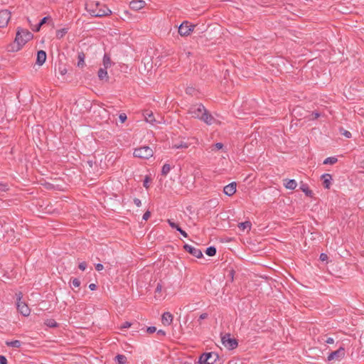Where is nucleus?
<instances>
[{"label": "nucleus", "mask_w": 364, "mask_h": 364, "mask_svg": "<svg viewBox=\"0 0 364 364\" xmlns=\"http://www.w3.org/2000/svg\"><path fill=\"white\" fill-rule=\"evenodd\" d=\"M188 114L192 117L198 119L208 125H211L215 122V119L202 104H196L191 106L188 109Z\"/></svg>", "instance_id": "nucleus-1"}, {"label": "nucleus", "mask_w": 364, "mask_h": 364, "mask_svg": "<svg viewBox=\"0 0 364 364\" xmlns=\"http://www.w3.org/2000/svg\"><path fill=\"white\" fill-rule=\"evenodd\" d=\"M87 12L95 17H102L109 15L112 11L105 5H101L99 1H92L86 4Z\"/></svg>", "instance_id": "nucleus-2"}, {"label": "nucleus", "mask_w": 364, "mask_h": 364, "mask_svg": "<svg viewBox=\"0 0 364 364\" xmlns=\"http://www.w3.org/2000/svg\"><path fill=\"white\" fill-rule=\"evenodd\" d=\"M33 35L26 29L18 28L14 40V43L17 45L16 50H20L28 41L31 40Z\"/></svg>", "instance_id": "nucleus-3"}, {"label": "nucleus", "mask_w": 364, "mask_h": 364, "mask_svg": "<svg viewBox=\"0 0 364 364\" xmlns=\"http://www.w3.org/2000/svg\"><path fill=\"white\" fill-rule=\"evenodd\" d=\"M133 154L135 157L148 159L153 156L154 151L149 146H144L135 149Z\"/></svg>", "instance_id": "nucleus-4"}, {"label": "nucleus", "mask_w": 364, "mask_h": 364, "mask_svg": "<svg viewBox=\"0 0 364 364\" xmlns=\"http://www.w3.org/2000/svg\"><path fill=\"white\" fill-rule=\"evenodd\" d=\"M221 341L223 345L228 350H232L237 346V341L230 337V335L227 333L222 336Z\"/></svg>", "instance_id": "nucleus-5"}, {"label": "nucleus", "mask_w": 364, "mask_h": 364, "mask_svg": "<svg viewBox=\"0 0 364 364\" xmlns=\"http://www.w3.org/2000/svg\"><path fill=\"white\" fill-rule=\"evenodd\" d=\"M345 348L340 347L338 350L331 352L328 356V360H341L345 356Z\"/></svg>", "instance_id": "nucleus-6"}, {"label": "nucleus", "mask_w": 364, "mask_h": 364, "mask_svg": "<svg viewBox=\"0 0 364 364\" xmlns=\"http://www.w3.org/2000/svg\"><path fill=\"white\" fill-rule=\"evenodd\" d=\"M17 309L18 311L24 316H27L30 314V309L27 306V304L21 301V297L18 296L17 299Z\"/></svg>", "instance_id": "nucleus-7"}, {"label": "nucleus", "mask_w": 364, "mask_h": 364, "mask_svg": "<svg viewBox=\"0 0 364 364\" xmlns=\"http://www.w3.org/2000/svg\"><path fill=\"white\" fill-rule=\"evenodd\" d=\"M194 26L190 25L187 21L182 23L178 27V33L181 36H188L193 31Z\"/></svg>", "instance_id": "nucleus-8"}, {"label": "nucleus", "mask_w": 364, "mask_h": 364, "mask_svg": "<svg viewBox=\"0 0 364 364\" xmlns=\"http://www.w3.org/2000/svg\"><path fill=\"white\" fill-rule=\"evenodd\" d=\"M11 18V13L8 10L0 11V28L7 26Z\"/></svg>", "instance_id": "nucleus-9"}, {"label": "nucleus", "mask_w": 364, "mask_h": 364, "mask_svg": "<svg viewBox=\"0 0 364 364\" xmlns=\"http://www.w3.org/2000/svg\"><path fill=\"white\" fill-rule=\"evenodd\" d=\"M183 248L186 251L189 252L193 256L197 258H201L203 257V253L200 249L196 248L190 245L186 244L183 246Z\"/></svg>", "instance_id": "nucleus-10"}, {"label": "nucleus", "mask_w": 364, "mask_h": 364, "mask_svg": "<svg viewBox=\"0 0 364 364\" xmlns=\"http://www.w3.org/2000/svg\"><path fill=\"white\" fill-rule=\"evenodd\" d=\"M146 5V2L144 0H134L129 4V6L134 11H139L143 9Z\"/></svg>", "instance_id": "nucleus-11"}, {"label": "nucleus", "mask_w": 364, "mask_h": 364, "mask_svg": "<svg viewBox=\"0 0 364 364\" xmlns=\"http://www.w3.org/2000/svg\"><path fill=\"white\" fill-rule=\"evenodd\" d=\"M224 193L228 196H232L236 192V183L232 182L224 187Z\"/></svg>", "instance_id": "nucleus-12"}, {"label": "nucleus", "mask_w": 364, "mask_h": 364, "mask_svg": "<svg viewBox=\"0 0 364 364\" xmlns=\"http://www.w3.org/2000/svg\"><path fill=\"white\" fill-rule=\"evenodd\" d=\"M46 60V53L44 50H39L37 53L36 64L42 65Z\"/></svg>", "instance_id": "nucleus-13"}, {"label": "nucleus", "mask_w": 364, "mask_h": 364, "mask_svg": "<svg viewBox=\"0 0 364 364\" xmlns=\"http://www.w3.org/2000/svg\"><path fill=\"white\" fill-rule=\"evenodd\" d=\"M194 142L193 141H180L179 143H176L173 144L172 148L173 149H188L190 146H191Z\"/></svg>", "instance_id": "nucleus-14"}, {"label": "nucleus", "mask_w": 364, "mask_h": 364, "mask_svg": "<svg viewBox=\"0 0 364 364\" xmlns=\"http://www.w3.org/2000/svg\"><path fill=\"white\" fill-rule=\"evenodd\" d=\"M284 185L286 188L289 190H294L297 186V183L294 179L284 180Z\"/></svg>", "instance_id": "nucleus-15"}, {"label": "nucleus", "mask_w": 364, "mask_h": 364, "mask_svg": "<svg viewBox=\"0 0 364 364\" xmlns=\"http://www.w3.org/2000/svg\"><path fill=\"white\" fill-rule=\"evenodd\" d=\"M173 320V316L169 312H165L162 315V323L164 325H170Z\"/></svg>", "instance_id": "nucleus-16"}, {"label": "nucleus", "mask_w": 364, "mask_h": 364, "mask_svg": "<svg viewBox=\"0 0 364 364\" xmlns=\"http://www.w3.org/2000/svg\"><path fill=\"white\" fill-rule=\"evenodd\" d=\"M208 354L213 355V356L209 357L207 364H219V356L216 353L210 352Z\"/></svg>", "instance_id": "nucleus-17"}, {"label": "nucleus", "mask_w": 364, "mask_h": 364, "mask_svg": "<svg viewBox=\"0 0 364 364\" xmlns=\"http://www.w3.org/2000/svg\"><path fill=\"white\" fill-rule=\"evenodd\" d=\"M322 178L323 180V184L324 188H329L331 185V180L332 179L331 176L328 173H325L322 175Z\"/></svg>", "instance_id": "nucleus-18"}, {"label": "nucleus", "mask_w": 364, "mask_h": 364, "mask_svg": "<svg viewBox=\"0 0 364 364\" xmlns=\"http://www.w3.org/2000/svg\"><path fill=\"white\" fill-rule=\"evenodd\" d=\"M98 77L100 80H108V74L107 71V68H100L98 70Z\"/></svg>", "instance_id": "nucleus-19"}, {"label": "nucleus", "mask_w": 364, "mask_h": 364, "mask_svg": "<svg viewBox=\"0 0 364 364\" xmlns=\"http://www.w3.org/2000/svg\"><path fill=\"white\" fill-rule=\"evenodd\" d=\"M211 356H213V355H210L208 353H203L199 358L198 363L200 364H207L209 357Z\"/></svg>", "instance_id": "nucleus-20"}, {"label": "nucleus", "mask_w": 364, "mask_h": 364, "mask_svg": "<svg viewBox=\"0 0 364 364\" xmlns=\"http://www.w3.org/2000/svg\"><path fill=\"white\" fill-rule=\"evenodd\" d=\"M144 117L147 122L153 123L154 122H155L153 113L150 111L146 110L144 112Z\"/></svg>", "instance_id": "nucleus-21"}, {"label": "nucleus", "mask_w": 364, "mask_h": 364, "mask_svg": "<svg viewBox=\"0 0 364 364\" xmlns=\"http://www.w3.org/2000/svg\"><path fill=\"white\" fill-rule=\"evenodd\" d=\"M85 54L82 52L78 53L77 55V66L83 67L85 65Z\"/></svg>", "instance_id": "nucleus-22"}, {"label": "nucleus", "mask_w": 364, "mask_h": 364, "mask_svg": "<svg viewBox=\"0 0 364 364\" xmlns=\"http://www.w3.org/2000/svg\"><path fill=\"white\" fill-rule=\"evenodd\" d=\"M251 225H252V224L250 221H245V222L239 223L238 228H240V230L244 231L245 230H250Z\"/></svg>", "instance_id": "nucleus-23"}, {"label": "nucleus", "mask_w": 364, "mask_h": 364, "mask_svg": "<svg viewBox=\"0 0 364 364\" xmlns=\"http://www.w3.org/2000/svg\"><path fill=\"white\" fill-rule=\"evenodd\" d=\"M300 189L304 192L305 193V194L307 196H309V197H311L312 195H313V192L312 191L309 190V187L306 184H301V186H300Z\"/></svg>", "instance_id": "nucleus-24"}, {"label": "nucleus", "mask_w": 364, "mask_h": 364, "mask_svg": "<svg viewBox=\"0 0 364 364\" xmlns=\"http://www.w3.org/2000/svg\"><path fill=\"white\" fill-rule=\"evenodd\" d=\"M103 65L104 68L107 69L111 66V59L107 54H105L103 57Z\"/></svg>", "instance_id": "nucleus-25"}, {"label": "nucleus", "mask_w": 364, "mask_h": 364, "mask_svg": "<svg viewBox=\"0 0 364 364\" xmlns=\"http://www.w3.org/2000/svg\"><path fill=\"white\" fill-rule=\"evenodd\" d=\"M48 19V17H44L43 18L40 22L38 23V25H36L35 27L32 28V30L33 31H38L41 28V27L44 24L46 23V21Z\"/></svg>", "instance_id": "nucleus-26"}, {"label": "nucleus", "mask_w": 364, "mask_h": 364, "mask_svg": "<svg viewBox=\"0 0 364 364\" xmlns=\"http://www.w3.org/2000/svg\"><path fill=\"white\" fill-rule=\"evenodd\" d=\"M6 345L13 348H19L21 346V342L18 340L12 341L10 342H6Z\"/></svg>", "instance_id": "nucleus-27"}, {"label": "nucleus", "mask_w": 364, "mask_h": 364, "mask_svg": "<svg viewBox=\"0 0 364 364\" xmlns=\"http://www.w3.org/2000/svg\"><path fill=\"white\" fill-rule=\"evenodd\" d=\"M162 290V284L161 283H158L155 289V296L154 297L156 299H160L161 296L159 295Z\"/></svg>", "instance_id": "nucleus-28"}, {"label": "nucleus", "mask_w": 364, "mask_h": 364, "mask_svg": "<svg viewBox=\"0 0 364 364\" xmlns=\"http://www.w3.org/2000/svg\"><path fill=\"white\" fill-rule=\"evenodd\" d=\"M44 323L50 328H55L58 326L57 322L51 318L46 320Z\"/></svg>", "instance_id": "nucleus-29"}, {"label": "nucleus", "mask_w": 364, "mask_h": 364, "mask_svg": "<svg viewBox=\"0 0 364 364\" xmlns=\"http://www.w3.org/2000/svg\"><path fill=\"white\" fill-rule=\"evenodd\" d=\"M338 161V159L335 156L328 157L323 161V164H334Z\"/></svg>", "instance_id": "nucleus-30"}, {"label": "nucleus", "mask_w": 364, "mask_h": 364, "mask_svg": "<svg viewBox=\"0 0 364 364\" xmlns=\"http://www.w3.org/2000/svg\"><path fill=\"white\" fill-rule=\"evenodd\" d=\"M216 252H217L216 248L213 246L208 247L205 250L206 255H208V256H210V257L215 255Z\"/></svg>", "instance_id": "nucleus-31"}, {"label": "nucleus", "mask_w": 364, "mask_h": 364, "mask_svg": "<svg viewBox=\"0 0 364 364\" xmlns=\"http://www.w3.org/2000/svg\"><path fill=\"white\" fill-rule=\"evenodd\" d=\"M115 360L119 364H124L127 362V357L124 355H117Z\"/></svg>", "instance_id": "nucleus-32"}, {"label": "nucleus", "mask_w": 364, "mask_h": 364, "mask_svg": "<svg viewBox=\"0 0 364 364\" xmlns=\"http://www.w3.org/2000/svg\"><path fill=\"white\" fill-rule=\"evenodd\" d=\"M67 32H68V31L66 28H62V29L58 30L56 31V38L58 39L62 38L67 33Z\"/></svg>", "instance_id": "nucleus-33"}, {"label": "nucleus", "mask_w": 364, "mask_h": 364, "mask_svg": "<svg viewBox=\"0 0 364 364\" xmlns=\"http://www.w3.org/2000/svg\"><path fill=\"white\" fill-rule=\"evenodd\" d=\"M171 170V166L168 164H165L161 169V174L164 176H166Z\"/></svg>", "instance_id": "nucleus-34"}, {"label": "nucleus", "mask_w": 364, "mask_h": 364, "mask_svg": "<svg viewBox=\"0 0 364 364\" xmlns=\"http://www.w3.org/2000/svg\"><path fill=\"white\" fill-rule=\"evenodd\" d=\"M223 147V144L222 143H216L215 145H213V148H212V151H215V150H220V149H222Z\"/></svg>", "instance_id": "nucleus-35"}, {"label": "nucleus", "mask_w": 364, "mask_h": 364, "mask_svg": "<svg viewBox=\"0 0 364 364\" xmlns=\"http://www.w3.org/2000/svg\"><path fill=\"white\" fill-rule=\"evenodd\" d=\"M341 132L343 136H345L347 138H350L352 136V134L349 131L341 129Z\"/></svg>", "instance_id": "nucleus-36"}, {"label": "nucleus", "mask_w": 364, "mask_h": 364, "mask_svg": "<svg viewBox=\"0 0 364 364\" xmlns=\"http://www.w3.org/2000/svg\"><path fill=\"white\" fill-rule=\"evenodd\" d=\"M168 223L169 224V225L172 228H174V229H177L179 226L177 223H176L175 222H173V220H168Z\"/></svg>", "instance_id": "nucleus-37"}, {"label": "nucleus", "mask_w": 364, "mask_h": 364, "mask_svg": "<svg viewBox=\"0 0 364 364\" xmlns=\"http://www.w3.org/2000/svg\"><path fill=\"white\" fill-rule=\"evenodd\" d=\"M72 285L75 287H78L80 285V282L78 279L75 278L72 280Z\"/></svg>", "instance_id": "nucleus-38"}, {"label": "nucleus", "mask_w": 364, "mask_h": 364, "mask_svg": "<svg viewBox=\"0 0 364 364\" xmlns=\"http://www.w3.org/2000/svg\"><path fill=\"white\" fill-rule=\"evenodd\" d=\"M207 318H208V314L203 313V314H200V316H199V318L198 320V322L199 325L201 324V321L202 320L205 319Z\"/></svg>", "instance_id": "nucleus-39"}, {"label": "nucleus", "mask_w": 364, "mask_h": 364, "mask_svg": "<svg viewBox=\"0 0 364 364\" xmlns=\"http://www.w3.org/2000/svg\"><path fill=\"white\" fill-rule=\"evenodd\" d=\"M78 267L82 271H84L87 268V263L85 262H80L78 265Z\"/></svg>", "instance_id": "nucleus-40"}, {"label": "nucleus", "mask_w": 364, "mask_h": 364, "mask_svg": "<svg viewBox=\"0 0 364 364\" xmlns=\"http://www.w3.org/2000/svg\"><path fill=\"white\" fill-rule=\"evenodd\" d=\"M127 115L124 113L120 114L119 116V119L122 123H124L127 119Z\"/></svg>", "instance_id": "nucleus-41"}, {"label": "nucleus", "mask_w": 364, "mask_h": 364, "mask_svg": "<svg viewBox=\"0 0 364 364\" xmlns=\"http://www.w3.org/2000/svg\"><path fill=\"white\" fill-rule=\"evenodd\" d=\"M150 215H151V213H150L149 211H146V212H145V213H144V214L143 215L142 218H143V220H147L149 218Z\"/></svg>", "instance_id": "nucleus-42"}, {"label": "nucleus", "mask_w": 364, "mask_h": 364, "mask_svg": "<svg viewBox=\"0 0 364 364\" xmlns=\"http://www.w3.org/2000/svg\"><path fill=\"white\" fill-rule=\"evenodd\" d=\"M156 331V327H154V326H150V327H148V328H147V330H146V331H147L149 333H154Z\"/></svg>", "instance_id": "nucleus-43"}, {"label": "nucleus", "mask_w": 364, "mask_h": 364, "mask_svg": "<svg viewBox=\"0 0 364 364\" xmlns=\"http://www.w3.org/2000/svg\"><path fill=\"white\" fill-rule=\"evenodd\" d=\"M0 364H7V359L4 355H0Z\"/></svg>", "instance_id": "nucleus-44"}, {"label": "nucleus", "mask_w": 364, "mask_h": 364, "mask_svg": "<svg viewBox=\"0 0 364 364\" xmlns=\"http://www.w3.org/2000/svg\"><path fill=\"white\" fill-rule=\"evenodd\" d=\"M95 269L97 271L100 272L102 271L104 269V267L102 264L98 263L95 265Z\"/></svg>", "instance_id": "nucleus-45"}, {"label": "nucleus", "mask_w": 364, "mask_h": 364, "mask_svg": "<svg viewBox=\"0 0 364 364\" xmlns=\"http://www.w3.org/2000/svg\"><path fill=\"white\" fill-rule=\"evenodd\" d=\"M131 325H132L131 323L126 321V322L123 323V324L121 326V328H129L131 326Z\"/></svg>", "instance_id": "nucleus-46"}, {"label": "nucleus", "mask_w": 364, "mask_h": 364, "mask_svg": "<svg viewBox=\"0 0 364 364\" xmlns=\"http://www.w3.org/2000/svg\"><path fill=\"white\" fill-rule=\"evenodd\" d=\"M134 203L137 206L140 207L141 205V202L139 198L134 199Z\"/></svg>", "instance_id": "nucleus-47"}, {"label": "nucleus", "mask_w": 364, "mask_h": 364, "mask_svg": "<svg viewBox=\"0 0 364 364\" xmlns=\"http://www.w3.org/2000/svg\"><path fill=\"white\" fill-rule=\"evenodd\" d=\"M327 258H328V257H327V255H326V254H324V253H321V254L320 255V259H321V261H325L326 259H327Z\"/></svg>", "instance_id": "nucleus-48"}, {"label": "nucleus", "mask_w": 364, "mask_h": 364, "mask_svg": "<svg viewBox=\"0 0 364 364\" xmlns=\"http://www.w3.org/2000/svg\"><path fill=\"white\" fill-rule=\"evenodd\" d=\"M325 342L326 343H329V344H331V343H334V339L333 338H328Z\"/></svg>", "instance_id": "nucleus-49"}, {"label": "nucleus", "mask_w": 364, "mask_h": 364, "mask_svg": "<svg viewBox=\"0 0 364 364\" xmlns=\"http://www.w3.org/2000/svg\"><path fill=\"white\" fill-rule=\"evenodd\" d=\"M157 334H158L159 336H165L166 333H165V331H163V330H159V331H157Z\"/></svg>", "instance_id": "nucleus-50"}, {"label": "nucleus", "mask_w": 364, "mask_h": 364, "mask_svg": "<svg viewBox=\"0 0 364 364\" xmlns=\"http://www.w3.org/2000/svg\"><path fill=\"white\" fill-rule=\"evenodd\" d=\"M89 288H90V290L94 291V290H95V289H96L97 286H96V284H90L89 285Z\"/></svg>", "instance_id": "nucleus-51"}, {"label": "nucleus", "mask_w": 364, "mask_h": 364, "mask_svg": "<svg viewBox=\"0 0 364 364\" xmlns=\"http://www.w3.org/2000/svg\"><path fill=\"white\" fill-rule=\"evenodd\" d=\"M312 116H313L312 119H317L318 117H319L320 114L318 112L312 113Z\"/></svg>", "instance_id": "nucleus-52"}, {"label": "nucleus", "mask_w": 364, "mask_h": 364, "mask_svg": "<svg viewBox=\"0 0 364 364\" xmlns=\"http://www.w3.org/2000/svg\"><path fill=\"white\" fill-rule=\"evenodd\" d=\"M148 183H149V178H148V177H146V178L144 181V186L146 188H148Z\"/></svg>", "instance_id": "nucleus-53"}, {"label": "nucleus", "mask_w": 364, "mask_h": 364, "mask_svg": "<svg viewBox=\"0 0 364 364\" xmlns=\"http://www.w3.org/2000/svg\"><path fill=\"white\" fill-rule=\"evenodd\" d=\"M183 237H188V235L187 233L183 230L181 233Z\"/></svg>", "instance_id": "nucleus-54"}, {"label": "nucleus", "mask_w": 364, "mask_h": 364, "mask_svg": "<svg viewBox=\"0 0 364 364\" xmlns=\"http://www.w3.org/2000/svg\"><path fill=\"white\" fill-rule=\"evenodd\" d=\"M177 231H178L180 233H181L183 230L180 228L178 227L177 229H176Z\"/></svg>", "instance_id": "nucleus-55"}, {"label": "nucleus", "mask_w": 364, "mask_h": 364, "mask_svg": "<svg viewBox=\"0 0 364 364\" xmlns=\"http://www.w3.org/2000/svg\"><path fill=\"white\" fill-rule=\"evenodd\" d=\"M191 141H193L194 142H196V139L195 138L191 139Z\"/></svg>", "instance_id": "nucleus-56"}]
</instances>
